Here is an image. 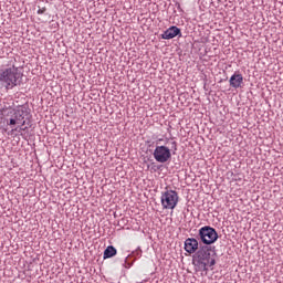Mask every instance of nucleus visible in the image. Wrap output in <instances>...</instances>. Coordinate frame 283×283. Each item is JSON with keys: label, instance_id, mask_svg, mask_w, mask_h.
Listing matches in <instances>:
<instances>
[{"label": "nucleus", "instance_id": "1", "mask_svg": "<svg viewBox=\"0 0 283 283\" xmlns=\"http://www.w3.org/2000/svg\"><path fill=\"white\" fill-rule=\"evenodd\" d=\"M23 73L14 64H10L0 70V84L6 90H14L21 85Z\"/></svg>", "mask_w": 283, "mask_h": 283}, {"label": "nucleus", "instance_id": "2", "mask_svg": "<svg viewBox=\"0 0 283 283\" xmlns=\"http://www.w3.org/2000/svg\"><path fill=\"white\" fill-rule=\"evenodd\" d=\"M0 120H6L7 125H25V111L23 108L4 107L0 109Z\"/></svg>", "mask_w": 283, "mask_h": 283}, {"label": "nucleus", "instance_id": "3", "mask_svg": "<svg viewBox=\"0 0 283 283\" xmlns=\"http://www.w3.org/2000/svg\"><path fill=\"white\" fill-rule=\"evenodd\" d=\"M193 264L199 271H208L209 266L216 265V256L211 254L209 245H203L195 255Z\"/></svg>", "mask_w": 283, "mask_h": 283}, {"label": "nucleus", "instance_id": "4", "mask_svg": "<svg viewBox=\"0 0 283 283\" xmlns=\"http://www.w3.org/2000/svg\"><path fill=\"white\" fill-rule=\"evenodd\" d=\"M178 200H180V197L176 190L166 188V190L161 192L160 202L163 209L174 211V209L178 207Z\"/></svg>", "mask_w": 283, "mask_h": 283}, {"label": "nucleus", "instance_id": "5", "mask_svg": "<svg viewBox=\"0 0 283 283\" xmlns=\"http://www.w3.org/2000/svg\"><path fill=\"white\" fill-rule=\"evenodd\" d=\"M199 237L203 244H213V242L218 240V232L216 231V229L206 226L200 228Z\"/></svg>", "mask_w": 283, "mask_h": 283}, {"label": "nucleus", "instance_id": "6", "mask_svg": "<svg viewBox=\"0 0 283 283\" xmlns=\"http://www.w3.org/2000/svg\"><path fill=\"white\" fill-rule=\"evenodd\" d=\"M153 156L156 163H168V160H171V149L167 146H156Z\"/></svg>", "mask_w": 283, "mask_h": 283}, {"label": "nucleus", "instance_id": "7", "mask_svg": "<svg viewBox=\"0 0 283 283\" xmlns=\"http://www.w3.org/2000/svg\"><path fill=\"white\" fill-rule=\"evenodd\" d=\"M185 251L190 255L198 251V240L195 238H188L185 241Z\"/></svg>", "mask_w": 283, "mask_h": 283}, {"label": "nucleus", "instance_id": "8", "mask_svg": "<svg viewBox=\"0 0 283 283\" xmlns=\"http://www.w3.org/2000/svg\"><path fill=\"white\" fill-rule=\"evenodd\" d=\"M229 83L231 87H234V90H238V87H242V84L244 83V77L240 73H234L230 77Z\"/></svg>", "mask_w": 283, "mask_h": 283}, {"label": "nucleus", "instance_id": "9", "mask_svg": "<svg viewBox=\"0 0 283 283\" xmlns=\"http://www.w3.org/2000/svg\"><path fill=\"white\" fill-rule=\"evenodd\" d=\"M178 34H180V29L178 27H170L164 32V34H161V39H176Z\"/></svg>", "mask_w": 283, "mask_h": 283}, {"label": "nucleus", "instance_id": "10", "mask_svg": "<svg viewBox=\"0 0 283 283\" xmlns=\"http://www.w3.org/2000/svg\"><path fill=\"white\" fill-rule=\"evenodd\" d=\"M116 253H117L116 248H114V245H108L104 251V260L114 258V255H116Z\"/></svg>", "mask_w": 283, "mask_h": 283}, {"label": "nucleus", "instance_id": "11", "mask_svg": "<svg viewBox=\"0 0 283 283\" xmlns=\"http://www.w3.org/2000/svg\"><path fill=\"white\" fill-rule=\"evenodd\" d=\"M25 129H28V127H25V125L20 124V126L13 128L11 132H18L19 134H21V136H23V132H25Z\"/></svg>", "mask_w": 283, "mask_h": 283}, {"label": "nucleus", "instance_id": "12", "mask_svg": "<svg viewBox=\"0 0 283 283\" xmlns=\"http://www.w3.org/2000/svg\"><path fill=\"white\" fill-rule=\"evenodd\" d=\"M45 12V8L39 9L38 14H43Z\"/></svg>", "mask_w": 283, "mask_h": 283}]
</instances>
